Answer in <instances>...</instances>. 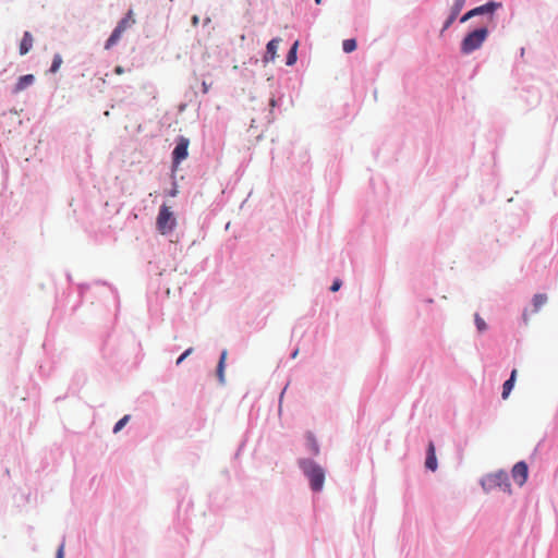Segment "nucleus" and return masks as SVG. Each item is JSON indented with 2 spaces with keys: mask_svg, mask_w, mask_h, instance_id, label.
<instances>
[{
  "mask_svg": "<svg viewBox=\"0 0 558 558\" xmlns=\"http://www.w3.org/2000/svg\"><path fill=\"white\" fill-rule=\"evenodd\" d=\"M515 377H517V369H513L511 372L510 378L504 383L502 395H501L502 399H507L509 397V395L514 386Z\"/></svg>",
  "mask_w": 558,
  "mask_h": 558,
  "instance_id": "13",
  "label": "nucleus"
},
{
  "mask_svg": "<svg viewBox=\"0 0 558 558\" xmlns=\"http://www.w3.org/2000/svg\"><path fill=\"white\" fill-rule=\"evenodd\" d=\"M341 284H342V283H341V281H340L339 279H337V280H335V281H333V283L331 284L330 290H331L332 292H337V291L340 289Z\"/></svg>",
  "mask_w": 558,
  "mask_h": 558,
  "instance_id": "25",
  "label": "nucleus"
},
{
  "mask_svg": "<svg viewBox=\"0 0 558 558\" xmlns=\"http://www.w3.org/2000/svg\"><path fill=\"white\" fill-rule=\"evenodd\" d=\"M189 138L181 136L178 140L177 146L172 151L173 165L178 166L182 160L186 159L189 156Z\"/></svg>",
  "mask_w": 558,
  "mask_h": 558,
  "instance_id": "5",
  "label": "nucleus"
},
{
  "mask_svg": "<svg viewBox=\"0 0 558 558\" xmlns=\"http://www.w3.org/2000/svg\"><path fill=\"white\" fill-rule=\"evenodd\" d=\"M475 324H476L478 331H484L487 328L486 323L478 314H475Z\"/></svg>",
  "mask_w": 558,
  "mask_h": 558,
  "instance_id": "23",
  "label": "nucleus"
},
{
  "mask_svg": "<svg viewBox=\"0 0 558 558\" xmlns=\"http://www.w3.org/2000/svg\"><path fill=\"white\" fill-rule=\"evenodd\" d=\"M34 38L29 32H25L20 44V54H26L33 47Z\"/></svg>",
  "mask_w": 558,
  "mask_h": 558,
  "instance_id": "12",
  "label": "nucleus"
},
{
  "mask_svg": "<svg viewBox=\"0 0 558 558\" xmlns=\"http://www.w3.org/2000/svg\"><path fill=\"white\" fill-rule=\"evenodd\" d=\"M61 64H62V58H61V56H60V54H56V56L53 57V60H52V64H51V68H50V72H51V73H56V72L60 69Z\"/></svg>",
  "mask_w": 558,
  "mask_h": 558,
  "instance_id": "21",
  "label": "nucleus"
},
{
  "mask_svg": "<svg viewBox=\"0 0 558 558\" xmlns=\"http://www.w3.org/2000/svg\"><path fill=\"white\" fill-rule=\"evenodd\" d=\"M199 23V16L198 15H193L192 16V25L193 26H197Z\"/></svg>",
  "mask_w": 558,
  "mask_h": 558,
  "instance_id": "28",
  "label": "nucleus"
},
{
  "mask_svg": "<svg viewBox=\"0 0 558 558\" xmlns=\"http://www.w3.org/2000/svg\"><path fill=\"white\" fill-rule=\"evenodd\" d=\"M511 475L514 482L522 486L527 480V465L525 462L520 461L515 463L512 468Z\"/></svg>",
  "mask_w": 558,
  "mask_h": 558,
  "instance_id": "6",
  "label": "nucleus"
},
{
  "mask_svg": "<svg viewBox=\"0 0 558 558\" xmlns=\"http://www.w3.org/2000/svg\"><path fill=\"white\" fill-rule=\"evenodd\" d=\"M343 51L350 53L356 49L355 39H345L342 44Z\"/></svg>",
  "mask_w": 558,
  "mask_h": 558,
  "instance_id": "20",
  "label": "nucleus"
},
{
  "mask_svg": "<svg viewBox=\"0 0 558 558\" xmlns=\"http://www.w3.org/2000/svg\"><path fill=\"white\" fill-rule=\"evenodd\" d=\"M63 555H64V544H61L58 549V553H57V558H63Z\"/></svg>",
  "mask_w": 558,
  "mask_h": 558,
  "instance_id": "27",
  "label": "nucleus"
},
{
  "mask_svg": "<svg viewBox=\"0 0 558 558\" xmlns=\"http://www.w3.org/2000/svg\"><path fill=\"white\" fill-rule=\"evenodd\" d=\"M114 73L121 75L124 73V69L121 65L116 66Z\"/></svg>",
  "mask_w": 558,
  "mask_h": 558,
  "instance_id": "29",
  "label": "nucleus"
},
{
  "mask_svg": "<svg viewBox=\"0 0 558 558\" xmlns=\"http://www.w3.org/2000/svg\"><path fill=\"white\" fill-rule=\"evenodd\" d=\"M300 468L310 481L311 488L319 492L325 482V471L322 466L308 459L300 460Z\"/></svg>",
  "mask_w": 558,
  "mask_h": 558,
  "instance_id": "1",
  "label": "nucleus"
},
{
  "mask_svg": "<svg viewBox=\"0 0 558 558\" xmlns=\"http://www.w3.org/2000/svg\"><path fill=\"white\" fill-rule=\"evenodd\" d=\"M135 24V19L133 16L132 10L128 12V14L118 23L117 27L123 32L130 28Z\"/></svg>",
  "mask_w": 558,
  "mask_h": 558,
  "instance_id": "14",
  "label": "nucleus"
},
{
  "mask_svg": "<svg viewBox=\"0 0 558 558\" xmlns=\"http://www.w3.org/2000/svg\"><path fill=\"white\" fill-rule=\"evenodd\" d=\"M547 302V296L545 294H535L533 298V306L534 312L539 311V308Z\"/></svg>",
  "mask_w": 558,
  "mask_h": 558,
  "instance_id": "18",
  "label": "nucleus"
},
{
  "mask_svg": "<svg viewBox=\"0 0 558 558\" xmlns=\"http://www.w3.org/2000/svg\"><path fill=\"white\" fill-rule=\"evenodd\" d=\"M227 359V351L221 353L218 366H217V376L220 383H225V363Z\"/></svg>",
  "mask_w": 558,
  "mask_h": 558,
  "instance_id": "16",
  "label": "nucleus"
},
{
  "mask_svg": "<svg viewBox=\"0 0 558 558\" xmlns=\"http://www.w3.org/2000/svg\"><path fill=\"white\" fill-rule=\"evenodd\" d=\"M425 465L430 471H435L437 469V459H436V453H435V446L433 442H429V445H428Z\"/></svg>",
  "mask_w": 558,
  "mask_h": 558,
  "instance_id": "11",
  "label": "nucleus"
},
{
  "mask_svg": "<svg viewBox=\"0 0 558 558\" xmlns=\"http://www.w3.org/2000/svg\"><path fill=\"white\" fill-rule=\"evenodd\" d=\"M316 4H319L322 2V0H315Z\"/></svg>",
  "mask_w": 558,
  "mask_h": 558,
  "instance_id": "32",
  "label": "nucleus"
},
{
  "mask_svg": "<svg viewBox=\"0 0 558 558\" xmlns=\"http://www.w3.org/2000/svg\"><path fill=\"white\" fill-rule=\"evenodd\" d=\"M298 46H299V43L295 41L290 51L288 52V56H287V65H293L295 62H296V50H298Z\"/></svg>",
  "mask_w": 558,
  "mask_h": 558,
  "instance_id": "17",
  "label": "nucleus"
},
{
  "mask_svg": "<svg viewBox=\"0 0 558 558\" xmlns=\"http://www.w3.org/2000/svg\"><path fill=\"white\" fill-rule=\"evenodd\" d=\"M464 0H456L450 16L447 19V21L444 24L442 31L448 29L452 23L454 22L456 17L460 13L461 9L463 8Z\"/></svg>",
  "mask_w": 558,
  "mask_h": 558,
  "instance_id": "10",
  "label": "nucleus"
},
{
  "mask_svg": "<svg viewBox=\"0 0 558 558\" xmlns=\"http://www.w3.org/2000/svg\"><path fill=\"white\" fill-rule=\"evenodd\" d=\"M496 8H497V4L495 2H489L484 5L477 7L473 10L469 11L468 13H465L461 19V22H465L469 19H471L475 15H480V14H485V13L493 14L494 11L496 10Z\"/></svg>",
  "mask_w": 558,
  "mask_h": 558,
  "instance_id": "7",
  "label": "nucleus"
},
{
  "mask_svg": "<svg viewBox=\"0 0 558 558\" xmlns=\"http://www.w3.org/2000/svg\"><path fill=\"white\" fill-rule=\"evenodd\" d=\"M209 88H210V84H208L207 82H205V81H204V82L202 83V92H203L204 94H207V93H208V90H209Z\"/></svg>",
  "mask_w": 558,
  "mask_h": 558,
  "instance_id": "26",
  "label": "nucleus"
},
{
  "mask_svg": "<svg viewBox=\"0 0 558 558\" xmlns=\"http://www.w3.org/2000/svg\"><path fill=\"white\" fill-rule=\"evenodd\" d=\"M157 229L161 234H167L171 232L177 226V219L173 213L170 210V207L167 205H162L159 209L157 216Z\"/></svg>",
  "mask_w": 558,
  "mask_h": 558,
  "instance_id": "3",
  "label": "nucleus"
},
{
  "mask_svg": "<svg viewBox=\"0 0 558 558\" xmlns=\"http://www.w3.org/2000/svg\"><path fill=\"white\" fill-rule=\"evenodd\" d=\"M124 32L116 27L111 33L110 37L106 41L105 48L108 50L113 47L120 39Z\"/></svg>",
  "mask_w": 558,
  "mask_h": 558,
  "instance_id": "15",
  "label": "nucleus"
},
{
  "mask_svg": "<svg viewBox=\"0 0 558 558\" xmlns=\"http://www.w3.org/2000/svg\"><path fill=\"white\" fill-rule=\"evenodd\" d=\"M34 81L35 77L32 74L21 76L13 88V94H19L22 90L26 89L34 83Z\"/></svg>",
  "mask_w": 558,
  "mask_h": 558,
  "instance_id": "9",
  "label": "nucleus"
},
{
  "mask_svg": "<svg viewBox=\"0 0 558 558\" xmlns=\"http://www.w3.org/2000/svg\"><path fill=\"white\" fill-rule=\"evenodd\" d=\"M130 420V415H124L121 420H119L114 427H113V433H119L124 426L125 424L129 422Z\"/></svg>",
  "mask_w": 558,
  "mask_h": 558,
  "instance_id": "22",
  "label": "nucleus"
},
{
  "mask_svg": "<svg viewBox=\"0 0 558 558\" xmlns=\"http://www.w3.org/2000/svg\"><path fill=\"white\" fill-rule=\"evenodd\" d=\"M488 31L486 27L477 28L469 33L461 43V51L469 54L478 49L487 38Z\"/></svg>",
  "mask_w": 558,
  "mask_h": 558,
  "instance_id": "2",
  "label": "nucleus"
},
{
  "mask_svg": "<svg viewBox=\"0 0 558 558\" xmlns=\"http://www.w3.org/2000/svg\"><path fill=\"white\" fill-rule=\"evenodd\" d=\"M483 485L487 489L498 488V489H500L502 492H507V493L511 492L510 490L511 485H510V482H509V476L504 471H498L496 473L487 475L486 478L483 482Z\"/></svg>",
  "mask_w": 558,
  "mask_h": 558,
  "instance_id": "4",
  "label": "nucleus"
},
{
  "mask_svg": "<svg viewBox=\"0 0 558 558\" xmlns=\"http://www.w3.org/2000/svg\"><path fill=\"white\" fill-rule=\"evenodd\" d=\"M280 41H281L280 38H274L267 44L266 53L263 58V61L265 63L272 62L276 59L277 50H278Z\"/></svg>",
  "mask_w": 558,
  "mask_h": 558,
  "instance_id": "8",
  "label": "nucleus"
},
{
  "mask_svg": "<svg viewBox=\"0 0 558 558\" xmlns=\"http://www.w3.org/2000/svg\"><path fill=\"white\" fill-rule=\"evenodd\" d=\"M270 105H271V106H275V105H276L275 99H271V100H270Z\"/></svg>",
  "mask_w": 558,
  "mask_h": 558,
  "instance_id": "30",
  "label": "nucleus"
},
{
  "mask_svg": "<svg viewBox=\"0 0 558 558\" xmlns=\"http://www.w3.org/2000/svg\"><path fill=\"white\" fill-rule=\"evenodd\" d=\"M193 349L190 348L187 350H185L181 355L180 357L177 360V365H180L191 353H192Z\"/></svg>",
  "mask_w": 558,
  "mask_h": 558,
  "instance_id": "24",
  "label": "nucleus"
},
{
  "mask_svg": "<svg viewBox=\"0 0 558 558\" xmlns=\"http://www.w3.org/2000/svg\"><path fill=\"white\" fill-rule=\"evenodd\" d=\"M298 354V351H295L293 354H292V357H295Z\"/></svg>",
  "mask_w": 558,
  "mask_h": 558,
  "instance_id": "31",
  "label": "nucleus"
},
{
  "mask_svg": "<svg viewBox=\"0 0 558 558\" xmlns=\"http://www.w3.org/2000/svg\"><path fill=\"white\" fill-rule=\"evenodd\" d=\"M307 445L313 454H318L319 447H318L316 439L314 438V436L312 434L307 435Z\"/></svg>",
  "mask_w": 558,
  "mask_h": 558,
  "instance_id": "19",
  "label": "nucleus"
}]
</instances>
